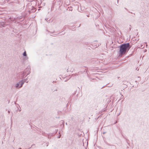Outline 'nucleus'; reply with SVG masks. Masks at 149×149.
I'll list each match as a JSON object with an SVG mask.
<instances>
[{
	"mask_svg": "<svg viewBox=\"0 0 149 149\" xmlns=\"http://www.w3.org/2000/svg\"><path fill=\"white\" fill-rule=\"evenodd\" d=\"M87 17H89V15H87Z\"/></svg>",
	"mask_w": 149,
	"mask_h": 149,
	"instance_id": "obj_11",
	"label": "nucleus"
},
{
	"mask_svg": "<svg viewBox=\"0 0 149 149\" xmlns=\"http://www.w3.org/2000/svg\"><path fill=\"white\" fill-rule=\"evenodd\" d=\"M23 84V82H21V84H20V82H19V84H17L16 87H19V88H21L22 87Z\"/></svg>",
	"mask_w": 149,
	"mask_h": 149,
	"instance_id": "obj_2",
	"label": "nucleus"
},
{
	"mask_svg": "<svg viewBox=\"0 0 149 149\" xmlns=\"http://www.w3.org/2000/svg\"><path fill=\"white\" fill-rule=\"evenodd\" d=\"M141 48H144V46H143V45H142L141 46Z\"/></svg>",
	"mask_w": 149,
	"mask_h": 149,
	"instance_id": "obj_7",
	"label": "nucleus"
},
{
	"mask_svg": "<svg viewBox=\"0 0 149 149\" xmlns=\"http://www.w3.org/2000/svg\"><path fill=\"white\" fill-rule=\"evenodd\" d=\"M135 82L137 84V87L138 86V84H139V83H138V82L136 81H135Z\"/></svg>",
	"mask_w": 149,
	"mask_h": 149,
	"instance_id": "obj_6",
	"label": "nucleus"
},
{
	"mask_svg": "<svg viewBox=\"0 0 149 149\" xmlns=\"http://www.w3.org/2000/svg\"><path fill=\"white\" fill-rule=\"evenodd\" d=\"M134 15H135V13H134Z\"/></svg>",
	"mask_w": 149,
	"mask_h": 149,
	"instance_id": "obj_18",
	"label": "nucleus"
},
{
	"mask_svg": "<svg viewBox=\"0 0 149 149\" xmlns=\"http://www.w3.org/2000/svg\"><path fill=\"white\" fill-rule=\"evenodd\" d=\"M23 55L24 56H26V52H25L23 54Z\"/></svg>",
	"mask_w": 149,
	"mask_h": 149,
	"instance_id": "obj_5",
	"label": "nucleus"
},
{
	"mask_svg": "<svg viewBox=\"0 0 149 149\" xmlns=\"http://www.w3.org/2000/svg\"><path fill=\"white\" fill-rule=\"evenodd\" d=\"M65 124H66V125H67V123H65Z\"/></svg>",
	"mask_w": 149,
	"mask_h": 149,
	"instance_id": "obj_17",
	"label": "nucleus"
},
{
	"mask_svg": "<svg viewBox=\"0 0 149 149\" xmlns=\"http://www.w3.org/2000/svg\"><path fill=\"white\" fill-rule=\"evenodd\" d=\"M123 98V95H122V96L121 97V98Z\"/></svg>",
	"mask_w": 149,
	"mask_h": 149,
	"instance_id": "obj_9",
	"label": "nucleus"
},
{
	"mask_svg": "<svg viewBox=\"0 0 149 149\" xmlns=\"http://www.w3.org/2000/svg\"><path fill=\"white\" fill-rule=\"evenodd\" d=\"M131 48V46L129 43L121 45L120 46L119 56H122L124 55Z\"/></svg>",
	"mask_w": 149,
	"mask_h": 149,
	"instance_id": "obj_1",
	"label": "nucleus"
},
{
	"mask_svg": "<svg viewBox=\"0 0 149 149\" xmlns=\"http://www.w3.org/2000/svg\"><path fill=\"white\" fill-rule=\"evenodd\" d=\"M133 17H134V15H133Z\"/></svg>",
	"mask_w": 149,
	"mask_h": 149,
	"instance_id": "obj_19",
	"label": "nucleus"
},
{
	"mask_svg": "<svg viewBox=\"0 0 149 149\" xmlns=\"http://www.w3.org/2000/svg\"><path fill=\"white\" fill-rule=\"evenodd\" d=\"M69 104V103H68L67 104V107L68 106V105Z\"/></svg>",
	"mask_w": 149,
	"mask_h": 149,
	"instance_id": "obj_10",
	"label": "nucleus"
},
{
	"mask_svg": "<svg viewBox=\"0 0 149 149\" xmlns=\"http://www.w3.org/2000/svg\"><path fill=\"white\" fill-rule=\"evenodd\" d=\"M67 72H69L68 69L67 70Z\"/></svg>",
	"mask_w": 149,
	"mask_h": 149,
	"instance_id": "obj_13",
	"label": "nucleus"
},
{
	"mask_svg": "<svg viewBox=\"0 0 149 149\" xmlns=\"http://www.w3.org/2000/svg\"><path fill=\"white\" fill-rule=\"evenodd\" d=\"M106 133V132H103V134H104Z\"/></svg>",
	"mask_w": 149,
	"mask_h": 149,
	"instance_id": "obj_14",
	"label": "nucleus"
},
{
	"mask_svg": "<svg viewBox=\"0 0 149 149\" xmlns=\"http://www.w3.org/2000/svg\"><path fill=\"white\" fill-rule=\"evenodd\" d=\"M131 13L132 14V12H131Z\"/></svg>",
	"mask_w": 149,
	"mask_h": 149,
	"instance_id": "obj_20",
	"label": "nucleus"
},
{
	"mask_svg": "<svg viewBox=\"0 0 149 149\" xmlns=\"http://www.w3.org/2000/svg\"><path fill=\"white\" fill-rule=\"evenodd\" d=\"M130 30L131 29V26L130 25Z\"/></svg>",
	"mask_w": 149,
	"mask_h": 149,
	"instance_id": "obj_8",
	"label": "nucleus"
},
{
	"mask_svg": "<svg viewBox=\"0 0 149 149\" xmlns=\"http://www.w3.org/2000/svg\"><path fill=\"white\" fill-rule=\"evenodd\" d=\"M86 69H85V70H84V71H83V72H82L81 71H80L79 72V74H82V73H84V72H85V73H87V71H86Z\"/></svg>",
	"mask_w": 149,
	"mask_h": 149,
	"instance_id": "obj_3",
	"label": "nucleus"
},
{
	"mask_svg": "<svg viewBox=\"0 0 149 149\" xmlns=\"http://www.w3.org/2000/svg\"><path fill=\"white\" fill-rule=\"evenodd\" d=\"M138 78H140V77H138Z\"/></svg>",
	"mask_w": 149,
	"mask_h": 149,
	"instance_id": "obj_15",
	"label": "nucleus"
},
{
	"mask_svg": "<svg viewBox=\"0 0 149 149\" xmlns=\"http://www.w3.org/2000/svg\"><path fill=\"white\" fill-rule=\"evenodd\" d=\"M67 8H68L66 9V10H71L72 11V8L71 7L70 8L69 7H68V6L67 7L66 6V9Z\"/></svg>",
	"mask_w": 149,
	"mask_h": 149,
	"instance_id": "obj_4",
	"label": "nucleus"
},
{
	"mask_svg": "<svg viewBox=\"0 0 149 149\" xmlns=\"http://www.w3.org/2000/svg\"><path fill=\"white\" fill-rule=\"evenodd\" d=\"M145 44H146V46H147V43L146 42H145Z\"/></svg>",
	"mask_w": 149,
	"mask_h": 149,
	"instance_id": "obj_12",
	"label": "nucleus"
},
{
	"mask_svg": "<svg viewBox=\"0 0 149 149\" xmlns=\"http://www.w3.org/2000/svg\"><path fill=\"white\" fill-rule=\"evenodd\" d=\"M67 80H68V79H66L65 81H66Z\"/></svg>",
	"mask_w": 149,
	"mask_h": 149,
	"instance_id": "obj_16",
	"label": "nucleus"
}]
</instances>
